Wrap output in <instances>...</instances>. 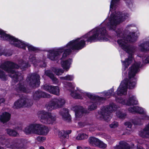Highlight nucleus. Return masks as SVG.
<instances>
[{
    "label": "nucleus",
    "instance_id": "1",
    "mask_svg": "<svg viewBox=\"0 0 149 149\" xmlns=\"http://www.w3.org/2000/svg\"><path fill=\"white\" fill-rule=\"evenodd\" d=\"M107 31L104 28H96L81 38L70 41L66 46L55 50H50L48 57L52 60H57L60 58V54L63 52L61 60H63L72 50H79L83 48L85 45V42H92L97 40L107 41L105 38Z\"/></svg>",
    "mask_w": 149,
    "mask_h": 149
},
{
    "label": "nucleus",
    "instance_id": "2",
    "mask_svg": "<svg viewBox=\"0 0 149 149\" xmlns=\"http://www.w3.org/2000/svg\"><path fill=\"white\" fill-rule=\"evenodd\" d=\"M116 32L118 37L121 36L117 41L118 45L122 49L130 55L128 59H126L123 63V65L126 69L133 61V59L132 54L135 51V48L133 47H129L127 42L133 43L136 41L138 36L136 35L134 32L130 33L125 38V37L124 36V35H123L122 33V31L121 29H118Z\"/></svg>",
    "mask_w": 149,
    "mask_h": 149
},
{
    "label": "nucleus",
    "instance_id": "3",
    "mask_svg": "<svg viewBox=\"0 0 149 149\" xmlns=\"http://www.w3.org/2000/svg\"><path fill=\"white\" fill-rule=\"evenodd\" d=\"M20 65H17L12 62L7 61L5 62L3 64H2L0 67L2 69L7 71L9 74V75L12 78L16 79V80H19V79H22V76H21V73L17 72H15L13 69V68H17L19 67L21 68H26L30 65L24 62L20 61L19 62Z\"/></svg>",
    "mask_w": 149,
    "mask_h": 149
},
{
    "label": "nucleus",
    "instance_id": "4",
    "mask_svg": "<svg viewBox=\"0 0 149 149\" xmlns=\"http://www.w3.org/2000/svg\"><path fill=\"white\" fill-rule=\"evenodd\" d=\"M0 35L1 36L0 38L1 40H7L11 44L17 47L24 49L26 47H27L29 50L35 51L36 50L35 48L32 46L25 44L20 40H18L14 37L10 36L5 33L1 29H0Z\"/></svg>",
    "mask_w": 149,
    "mask_h": 149
},
{
    "label": "nucleus",
    "instance_id": "5",
    "mask_svg": "<svg viewBox=\"0 0 149 149\" xmlns=\"http://www.w3.org/2000/svg\"><path fill=\"white\" fill-rule=\"evenodd\" d=\"M129 15L127 14H120L119 12L117 13L116 14L111 15L108 23L107 25L110 30L115 29L116 25L120 22L123 21Z\"/></svg>",
    "mask_w": 149,
    "mask_h": 149
},
{
    "label": "nucleus",
    "instance_id": "6",
    "mask_svg": "<svg viewBox=\"0 0 149 149\" xmlns=\"http://www.w3.org/2000/svg\"><path fill=\"white\" fill-rule=\"evenodd\" d=\"M140 64L141 63L139 62L138 63H136L129 69L128 76L129 79V84L128 85L129 88L130 89L133 88L136 85V80L133 77L139 71V68Z\"/></svg>",
    "mask_w": 149,
    "mask_h": 149
},
{
    "label": "nucleus",
    "instance_id": "7",
    "mask_svg": "<svg viewBox=\"0 0 149 149\" xmlns=\"http://www.w3.org/2000/svg\"><path fill=\"white\" fill-rule=\"evenodd\" d=\"M116 108L117 107L114 104H110L109 106L102 108L99 114L100 116L104 120L108 121L112 117V112L115 111Z\"/></svg>",
    "mask_w": 149,
    "mask_h": 149
},
{
    "label": "nucleus",
    "instance_id": "8",
    "mask_svg": "<svg viewBox=\"0 0 149 149\" xmlns=\"http://www.w3.org/2000/svg\"><path fill=\"white\" fill-rule=\"evenodd\" d=\"M38 115L40 121L45 124H51L56 120V116L54 114L42 110L39 111Z\"/></svg>",
    "mask_w": 149,
    "mask_h": 149
},
{
    "label": "nucleus",
    "instance_id": "9",
    "mask_svg": "<svg viewBox=\"0 0 149 149\" xmlns=\"http://www.w3.org/2000/svg\"><path fill=\"white\" fill-rule=\"evenodd\" d=\"M86 95L92 101L93 104L88 107V109L90 110H93L97 108L96 104H100L101 103H102L103 100H104V98L99 97L95 96L90 93H86Z\"/></svg>",
    "mask_w": 149,
    "mask_h": 149
},
{
    "label": "nucleus",
    "instance_id": "10",
    "mask_svg": "<svg viewBox=\"0 0 149 149\" xmlns=\"http://www.w3.org/2000/svg\"><path fill=\"white\" fill-rule=\"evenodd\" d=\"M65 102V100L62 98L54 99L50 102L47 107V109L49 111H51L54 109L61 107Z\"/></svg>",
    "mask_w": 149,
    "mask_h": 149
},
{
    "label": "nucleus",
    "instance_id": "11",
    "mask_svg": "<svg viewBox=\"0 0 149 149\" xmlns=\"http://www.w3.org/2000/svg\"><path fill=\"white\" fill-rule=\"evenodd\" d=\"M116 99L117 102L123 104L130 105L137 104L138 103V101L136 97L132 95L130 96L128 99L126 101L122 99L116 98Z\"/></svg>",
    "mask_w": 149,
    "mask_h": 149
},
{
    "label": "nucleus",
    "instance_id": "12",
    "mask_svg": "<svg viewBox=\"0 0 149 149\" xmlns=\"http://www.w3.org/2000/svg\"><path fill=\"white\" fill-rule=\"evenodd\" d=\"M40 77L37 74H31L30 77H28L27 80L32 87L38 86L39 85Z\"/></svg>",
    "mask_w": 149,
    "mask_h": 149
},
{
    "label": "nucleus",
    "instance_id": "13",
    "mask_svg": "<svg viewBox=\"0 0 149 149\" xmlns=\"http://www.w3.org/2000/svg\"><path fill=\"white\" fill-rule=\"evenodd\" d=\"M129 111L131 113L137 112L139 113L143 114L142 119L149 120V117L146 114V111L143 108L137 106L130 107L128 109Z\"/></svg>",
    "mask_w": 149,
    "mask_h": 149
},
{
    "label": "nucleus",
    "instance_id": "14",
    "mask_svg": "<svg viewBox=\"0 0 149 149\" xmlns=\"http://www.w3.org/2000/svg\"><path fill=\"white\" fill-rule=\"evenodd\" d=\"M128 84V81L126 79L121 82L120 85L117 91L118 95L121 96L126 93Z\"/></svg>",
    "mask_w": 149,
    "mask_h": 149
},
{
    "label": "nucleus",
    "instance_id": "15",
    "mask_svg": "<svg viewBox=\"0 0 149 149\" xmlns=\"http://www.w3.org/2000/svg\"><path fill=\"white\" fill-rule=\"evenodd\" d=\"M72 109L75 112V120H79L82 116L84 111L83 108L81 107L75 106L72 107Z\"/></svg>",
    "mask_w": 149,
    "mask_h": 149
},
{
    "label": "nucleus",
    "instance_id": "16",
    "mask_svg": "<svg viewBox=\"0 0 149 149\" xmlns=\"http://www.w3.org/2000/svg\"><path fill=\"white\" fill-rule=\"evenodd\" d=\"M29 100L27 99L23 98L17 101L14 103L13 107L14 108H17L23 106H28V102Z\"/></svg>",
    "mask_w": 149,
    "mask_h": 149
},
{
    "label": "nucleus",
    "instance_id": "17",
    "mask_svg": "<svg viewBox=\"0 0 149 149\" xmlns=\"http://www.w3.org/2000/svg\"><path fill=\"white\" fill-rule=\"evenodd\" d=\"M50 95L49 94L46 93H45L40 91H36L33 94V99L35 100H37L40 97L50 98Z\"/></svg>",
    "mask_w": 149,
    "mask_h": 149
},
{
    "label": "nucleus",
    "instance_id": "18",
    "mask_svg": "<svg viewBox=\"0 0 149 149\" xmlns=\"http://www.w3.org/2000/svg\"><path fill=\"white\" fill-rule=\"evenodd\" d=\"M68 113V110L66 108L62 109L60 112V114L63 118L68 122L70 121L71 120L70 117Z\"/></svg>",
    "mask_w": 149,
    "mask_h": 149
},
{
    "label": "nucleus",
    "instance_id": "19",
    "mask_svg": "<svg viewBox=\"0 0 149 149\" xmlns=\"http://www.w3.org/2000/svg\"><path fill=\"white\" fill-rule=\"evenodd\" d=\"M43 89L46 91L51 93H54V92L52 91L53 89H56L58 91V86H54L52 85H49L47 84L44 85Z\"/></svg>",
    "mask_w": 149,
    "mask_h": 149
},
{
    "label": "nucleus",
    "instance_id": "20",
    "mask_svg": "<svg viewBox=\"0 0 149 149\" xmlns=\"http://www.w3.org/2000/svg\"><path fill=\"white\" fill-rule=\"evenodd\" d=\"M10 114L8 112L3 113L0 116V120L3 123L8 121L10 118Z\"/></svg>",
    "mask_w": 149,
    "mask_h": 149
},
{
    "label": "nucleus",
    "instance_id": "21",
    "mask_svg": "<svg viewBox=\"0 0 149 149\" xmlns=\"http://www.w3.org/2000/svg\"><path fill=\"white\" fill-rule=\"evenodd\" d=\"M119 144V145L114 147V149H130L128 145L124 141H120Z\"/></svg>",
    "mask_w": 149,
    "mask_h": 149
},
{
    "label": "nucleus",
    "instance_id": "22",
    "mask_svg": "<svg viewBox=\"0 0 149 149\" xmlns=\"http://www.w3.org/2000/svg\"><path fill=\"white\" fill-rule=\"evenodd\" d=\"M140 50L143 52H146L149 50V41H147L141 44L139 46Z\"/></svg>",
    "mask_w": 149,
    "mask_h": 149
},
{
    "label": "nucleus",
    "instance_id": "23",
    "mask_svg": "<svg viewBox=\"0 0 149 149\" xmlns=\"http://www.w3.org/2000/svg\"><path fill=\"white\" fill-rule=\"evenodd\" d=\"M71 62V60L70 59L64 61H62L61 63L62 67L64 69L68 71L70 68Z\"/></svg>",
    "mask_w": 149,
    "mask_h": 149
},
{
    "label": "nucleus",
    "instance_id": "24",
    "mask_svg": "<svg viewBox=\"0 0 149 149\" xmlns=\"http://www.w3.org/2000/svg\"><path fill=\"white\" fill-rule=\"evenodd\" d=\"M24 132L26 134H33V124H30L27 126L24 129Z\"/></svg>",
    "mask_w": 149,
    "mask_h": 149
},
{
    "label": "nucleus",
    "instance_id": "25",
    "mask_svg": "<svg viewBox=\"0 0 149 149\" xmlns=\"http://www.w3.org/2000/svg\"><path fill=\"white\" fill-rule=\"evenodd\" d=\"M41 124H33V134L39 135L40 129L41 128Z\"/></svg>",
    "mask_w": 149,
    "mask_h": 149
},
{
    "label": "nucleus",
    "instance_id": "26",
    "mask_svg": "<svg viewBox=\"0 0 149 149\" xmlns=\"http://www.w3.org/2000/svg\"><path fill=\"white\" fill-rule=\"evenodd\" d=\"M45 74L52 79L54 83L57 84L58 83V80L54 77V74L52 73L49 70L46 71L45 72Z\"/></svg>",
    "mask_w": 149,
    "mask_h": 149
},
{
    "label": "nucleus",
    "instance_id": "27",
    "mask_svg": "<svg viewBox=\"0 0 149 149\" xmlns=\"http://www.w3.org/2000/svg\"><path fill=\"white\" fill-rule=\"evenodd\" d=\"M100 140L94 137H90L88 139L89 143L93 146H97Z\"/></svg>",
    "mask_w": 149,
    "mask_h": 149
},
{
    "label": "nucleus",
    "instance_id": "28",
    "mask_svg": "<svg viewBox=\"0 0 149 149\" xmlns=\"http://www.w3.org/2000/svg\"><path fill=\"white\" fill-rule=\"evenodd\" d=\"M140 135L143 137L149 138V123L144 129L143 132Z\"/></svg>",
    "mask_w": 149,
    "mask_h": 149
},
{
    "label": "nucleus",
    "instance_id": "29",
    "mask_svg": "<svg viewBox=\"0 0 149 149\" xmlns=\"http://www.w3.org/2000/svg\"><path fill=\"white\" fill-rule=\"evenodd\" d=\"M49 131V130L47 127L41 125L39 135H46L47 134Z\"/></svg>",
    "mask_w": 149,
    "mask_h": 149
},
{
    "label": "nucleus",
    "instance_id": "30",
    "mask_svg": "<svg viewBox=\"0 0 149 149\" xmlns=\"http://www.w3.org/2000/svg\"><path fill=\"white\" fill-rule=\"evenodd\" d=\"M88 137V136L87 134L81 132L78 134L76 137L75 139L77 140H83L87 139Z\"/></svg>",
    "mask_w": 149,
    "mask_h": 149
},
{
    "label": "nucleus",
    "instance_id": "31",
    "mask_svg": "<svg viewBox=\"0 0 149 149\" xmlns=\"http://www.w3.org/2000/svg\"><path fill=\"white\" fill-rule=\"evenodd\" d=\"M29 62L31 63H32L34 66L38 65L40 63L39 60L36 59L34 56H31L29 58Z\"/></svg>",
    "mask_w": 149,
    "mask_h": 149
},
{
    "label": "nucleus",
    "instance_id": "32",
    "mask_svg": "<svg viewBox=\"0 0 149 149\" xmlns=\"http://www.w3.org/2000/svg\"><path fill=\"white\" fill-rule=\"evenodd\" d=\"M16 89L18 92H26V89L21 84H19L16 86Z\"/></svg>",
    "mask_w": 149,
    "mask_h": 149
},
{
    "label": "nucleus",
    "instance_id": "33",
    "mask_svg": "<svg viewBox=\"0 0 149 149\" xmlns=\"http://www.w3.org/2000/svg\"><path fill=\"white\" fill-rule=\"evenodd\" d=\"M7 134L10 136H17L18 135V134L15 130L9 129L6 130Z\"/></svg>",
    "mask_w": 149,
    "mask_h": 149
},
{
    "label": "nucleus",
    "instance_id": "34",
    "mask_svg": "<svg viewBox=\"0 0 149 149\" xmlns=\"http://www.w3.org/2000/svg\"><path fill=\"white\" fill-rule=\"evenodd\" d=\"M67 132L63 131L59 132L58 134L59 136L61 139L65 138H68L69 135L67 134Z\"/></svg>",
    "mask_w": 149,
    "mask_h": 149
},
{
    "label": "nucleus",
    "instance_id": "35",
    "mask_svg": "<svg viewBox=\"0 0 149 149\" xmlns=\"http://www.w3.org/2000/svg\"><path fill=\"white\" fill-rule=\"evenodd\" d=\"M71 95L72 97L75 99H81L82 98L81 95L78 93L77 92L75 91H71Z\"/></svg>",
    "mask_w": 149,
    "mask_h": 149
},
{
    "label": "nucleus",
    "instance_id": "36",
    "mask_svg": "<svg viewBox=\"0 0 149 149\" xmlns=\"http://www.w3.org/2000/svg\"><path fill=\"white\" fill-rule=\"evenodd\" d=\"M114 90L113 88L109 90L107 92H104L102 93L104 96L106 97L107 98H108L112 95V94Z\"/></svg>",
    "mask_w": 149,
    "mask_h": 149
},
{
    "label": "nucleus",
    "instance_id": "37",
    "mask_svg": "<svg viewBox=\"0 0 149 149\" xmlns=\"http://www.w3.org/2000/svg\"><path fill=\"white\" fill-rule=\"evenodd\" d=\"M74 78L72 75H67L64 77H60V79L63 80L72 81Z\"/></svg>",
    "mask_w": 149,
    "mask_h": 149
},
{
    "label": "nucleus",
    "instance_id": "38",
    "mask_svg": "<svg viewBox=\"0 0 149 149\" xmlns=\"http://www.w3.org/2000/svg\"><path fill=\"white\" fill-rule=\"evenodd\" d=\"M9 140H6L4 141L2 143L3 144L5 145L6 146H7V147H11L13 149H15V148H18L19 147H18L16 145L14 146H12V145H10V146H8L9 144Z\"/></svg>",
    "mask_w": 149,
    "mask_h": 149
},
{
    "label": "nucleus",
    "instance_id": "39",
    "mask_svg": "<svg viewBox=\"0 0 149 149\" xmlns=\"http://www.w3.org/2000/svg\"><path fill=\"white\" fill-rule=\"evenodd\" d=\"M7 77V75L5 74L4 72L0 70V78L3 80H6Z\"/></svg>",
    "mask_w": 149,
    "mask_h": 149
},
{
    "label": "nucleus",
    "instance_id": "40",
    "mask_svg": "<svg viewBox=\"0 0 149 149\" xmlns=\"http://www.w3.org/2000/svg\"><path fill=\"white\" fill-rule=\"evenodd\" d=\"M54 71L55 74L58 76L61 75L64 72L63 70L58 68L55 69Z\"/></svg>",
    "mask_w": 149,
    "mask_h": 149
},
{
    "label": "nucleus",
    "instance_id": "41",
    "mask_svg": "<svg viewBox=\"0 0 149 149\" xmlns=\"http://www.w3.org/2000/svg\"><path fill=\"white\" fill-rule=\"evenodd\" d=\"M107 144L105 143L102 141L100 140L99 142L98 143V145L97 146L98 147L101 148H105L107 147Z\"/></svg>",
    "mask_w": 149,
    "mask_h": 149
},
{
    "label": "nucleus",
    "instance_id": "42",
    "mask_svg": "<svg viewBox=\"0 0 149 149\" xmlns=\"http://www.w3.org/2000/svg\"><path fill=\"white\" fill-rule=\"evenodd\" d=\"M102 136L106 140L109 141V142H111L112 141V139L111 138L110 136L108 135L107 134H103Z\"/></svg>",
    "mask_w": 149,
    "mask_h": 149
},
{
    "label": "nucleus",
    "instance_id": "43",
    "mask_svg": "<svg viewBox=\"0 0 149 149\" xmlns=\"http://www.w3.org/2000/svg\"><path fill=\"white\" fill-rule=\"evenodd\" d=\"M118 124L117 122H114L110 125L109 127L111 128H115L118 126Z\"/></svg>",
    "mask_w": 149,
    "mask_h": 149
},
{
    "label": "nucleus",
    "instance_id": "44",
    "mask_svg": "<svg viewBox=\"0 0 149 149\" xmlns=\"http://www.w3.org/2000/svg\"><path fill=\"white\" fill-rule=\"evenodd\" d=\"M45 140V137L44 136H38L36 138V140L40 142H42Z\"/></svg>",
    "mask_w": 149,
    "mask_h": 149
},
{
    "label": "nucleus",
    "instance_id": "45",
    "mask_svg": "<svg viewBox=\"0 0 149 149\" xmlns=\"http://www.w3.org/2000/svg\"><path fill=\"white\" fill-rule=\"evenodd\" d=\"M119 0H112L110 6V10L112 8V7L115 3H116Z\"/></svg>",
    "mask_w": 149,
    "mask_h": 149
},
{
    "label": "nucleus",
    "instance_id": "46",
    "mask_svg": "<svg viewBox=\"0 0 149 149\" xmlns=\"http://www.w3.org/2000/svg\"><path fill=\"white\" fill-rule=\"evenodd\" d=\"M68 86L71 88V89H74L75 86L74 84L71 83H68Z\"/></svg>",
    "mask_w": 149,
    "mask_h": 149
},
{
    "label": "nucleus",
    "instance_id": "47",
    "mask_svg": "<svg viewBox=\"0 0 149 149\" xmlns=\"http://www.w3.org/2000/svg\"><path fill=\"white\" fill-rule=\"evenodd\" d=\"M116 113L117 116L120 118H123L125 116L124 114H122L120 111L117 112Z\"/></svg>",
    "mask_w": 149,
    "mask_h": 149
},
{
    "label": "nucleus",
    "instance_id": "48",
    "mask_svg": "<svg viewBox=\"0 0 149 149\" xmlns=\"http://www.w3.org/2000/svg\"><path fill=\"white\" fill-rule=\"evenodd\" d=\"M125 125L128 128H130L132 127V124L130 122H127L125 123Z\"/></svg>",
    "mask_w": 149,
    "mask_h": 149
},
{
    "label": "nucleus",
    "instance_id": "49",
    "mask_svg": "<svg viewBox=\"0 0 149 149\" xmlns=\"http://www.w3.org/2000/svg\"><path fill=\"white\" fill-rule=\"evenodd\" d=\"M52 91L54 92V93H52L53 94L56 95H58L59 94V92H60V90L59 88H58V91L56 89H53Z\"/></svg>",
    "mask_w": 149,
    "mask_h": 149
},
{
    "label": "nucleus",
    "instance_id": "50",
    "mask_svg": "<svg viewBox=\"0 0 149 149\" xmlns=\"http://www.w3.org/2000/svg\"><path fill=\"white\" fill-rule=\"evenodd\" d=\"M5 101V99L3 98H1L0 99V104L3 103Z\"/></svg>",
    "mask_w": 149,
    "mask_h": 149
},
{
    "label": "nucleus",
    "instance_id": "51",
    "mask_svg": "<svg viewBox=\"0 0 149 149\" xmlns=\"http://www.w3.org/2000/svg\"><path fill=\"white\" fill-rule=\"evenodd\" d=\"M145 62L146 63H149V56L146 58L145 60Z\"/></svg>",
    "mask_w": 149,
    "mask_h": 149
},
{
    "label": "nucleus",
    "instance_id": "52",
    "mask_svg": "<svg viewBox=\"0 0 149 149\" xmlns=\"http://www.w3.org/2000/svg\"><path fill=\"white\" fill-rule=\"evenodd\" d=\"M40 63H42L43 64V65H41V67H45L46 66L45 64L43 62H41Z\"/></svg>",
    "mask_w": 149,
    "mask_h": 149
},
{
    "label": "nucleus",
    "instance_id": "53",
    "mask_svg": "<svg viewBox=\"0 0 149 149\" xmlns=\"http://www.w3.org/2000/svg\"><path fill=\"white\" fill-rule=\"evenodd\" d=\"M4 136H0V139L2 140H3L4 139Z\"/></svg>",
    "mask_w": 149,
    "mask_h": 149
},
{
    "label": "nucleus",
    "instance_id": "54",
    "mask_svg": "<svg viewBox=\"0 0 149 149\" xmlns=\"http://www.w3.org/2000/svg\"><path fill=\"white\" fill-rule=\"evenodd\" d=\"M65 132H67V134L68 135V134H70L71 133V130H69L68 131H65Z\"/></svg>",
    "mask_w": 149,
    "mask_h": 149
},
{
    "label": "nucleus",
    "instance_id": "55",
    "mask_svg": "<svg viewBox=\"0 0 149 149\" xmlns=\"http://www.w3.org/2000/svg\"><path fill=\"white\" fill-rule=\"evenodd\" d=\"M77 149H83L82 147L80 146H77Z\"/></svg>",
    "mask_w": 149,
    "mask_h": 149
},
{
    "label": "nucleus",
    "instance_id": "56",
    "mask_svg": "<svg viewBox=\"0 0 149 149\" xmlns=\"http://www.w3.org/2000/svg\"><path fill=\"white\" fill-rule=\"evenodd\" d=\"M62 142L64 144L65 143L66 141L65 139H64L63 140H62Z\"/></svg>",
    "mask_w": 149,
    "mask_h": 149
},
{
    "label": "nucleus",
    "instance_id": "57",
    "mask_svg": "<svg viewBox=\"0 0 149 149\" xmlns=\"http://www.w3.org/2000/svg\"><path fill=\"white\" fill-rule=\"evenodd\" d=\"M39 149H45V148L42 146H41L39 147Z\"/></svg>",
    "mask_w": 149,
    "mask_h": 149
},
{
    "label": "nucleus",
    "instance_id": "58",
    "mask_svg": "<svg viewBox=\"0 0 149 149\" xmlns=\"http://www.w3.org/2000/svg\"><path fill=\"white\" fill-rule=\"evenodd\" d=\"M77 90L79 92H80L81 93H83V92H81V91L80 90V89H78L77 88Z\"/></svg>",
    "mask_w": 149,
    "mask_h": 149
},
{
    "label": "nucleus",
    "instance_id": "59",
    "mask_svg": "<svg viewBox=\"0 0 149 149\" xmlns=\"http://www.w3.org/2000/svg\"><path fill=\"white\" fill-rule=\"evenodd\" d=\"M92 127H91L90 128V130H91V131H94V130H95L94 129H91V128Z\"/></svg>",
    "mask_w": 149,
    "mask_h": 149
},
{
    "label": "nucleus",
    "instance_id": "60",
    "mask_svg": "<svg viewBox=\"0 0 149 149\" xmlns=\"http://www.w3.org/2000/svg\"><path fill=\"white\" fill-rule=\"evenodd\" d=\"M84 149H90V148H87V147H85L84 148Z\"/></svg>",
    "mask_w": 149,
    "mask_h": 149
},
{
    "label": "nucleus",
    "instance_id": "61",
    "mask_svg": "<svg viewBox=\"0 0 149 149\" xmlns=\"http://www.w3.org/2000/svg\"><path fill=\"white\" fill-rule=\"evenodd\" d=\"M137 149H143V148L142 147H140L139 148H138Z\"/></svg>",
    "mask_w": 149,
    "mask_h": 149
},
{
    "label": "nucleus",
    "instance_id": "62",
    "mask_svg": "<svg viewBox=\"0 0 149 149\" xmlns=\"http://www.w3.org/2000/svg\"><path fill=\"white\" fill-rule=\"evenodd\" d=\"M79 123V126H82V125H81L80 124V123Z\"/></svg>",
    "mask_w": 149,
    "mask_h": 149
},
{
    "label": "nucleus",
    "instance_id": "63",
    "mask_svg": "<svg viewBox=\"0 0 149 149\" xmlns=\"http://www.w3.org/2000/svg\"><path fill=\"white\" fill-rule=\"evenodd\" d=\"M0 149H4L3 148L0 147Z\"/></svg>",
    "mask_w": 149,
    "mask_h": 149
},
{
    "label": "nucleus",
    "instance_id": "64",
    "mask_svg": "<svg viewBox=\"0 0 149 149\" xmlns=\"http://www.w3.org/2000/svg\"><path fill=\"white\" fill-rule=\"evenodd\" d=\"M131 26V25H128L127 26V28L129 27L130 26Z\"/></svg>",
    "mask_w": 149,
    "mask_h": 149
}]
</instances>
